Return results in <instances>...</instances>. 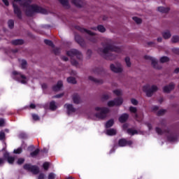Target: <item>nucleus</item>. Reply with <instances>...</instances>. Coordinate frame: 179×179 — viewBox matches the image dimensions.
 <instances>
[{"mask_svg": "<svg viewBox=\"0 0 179 179\" xmlns=\"http://www.w3.org/2000/svg\"><path fill=\"white\" fill-rule=\"evenodd\" d=\"M103 49H98V52L100 55L105 57L106 59H114L113 52H121V48L115 46L114 41L110 39L106 41L105 44L103 45Z\"/></svg>", "mask_w": 179, "mask_h": 179, "instance_id": "nucleus-1", "label": "nucleus"}, {"mask_svg": "<svg viewBox=\"0 0 179 179\" xmlns=\"http://www.w3.org/2000/svg\"><path fill=\"white\" fill-rule=\"evenodd\" d=\"M127 134H129V135H135V134H138V131H136V130H134L132 129H128Z\"/></svg>", "mask_w": 179, "mask_h": 179, "instance_id": "nucleus-33", "label": "nucleus"}, {"mask_svg": "<svg viewBox=\"0 0 179 179\" xmlns=\"http://www.w3.org/2000/svg\"><path fill=\"white\" fill-rule=\"evenodd\" d=\"M175 73H178L179 72V68H177L175 71H174Z\"/></svg>", "mask_w": 179, "mask_h": 179, "instance_id": "nucleus-63", "label": "nucleus"}, {"mask_svg": "<svg viewBox=\"0 0 179 179\" xmlns=\"http://www.w3.org/2000/svg\"><path fill=\"white\" fill-rule=\"evenodd\" d=\"M32 118L33 120H34V121H38L40 120V117H38V115L36 114H32Z\"/></svg>", "mask_w": 179, "mask_h": 179, "instance_id": "nucleus-45", "label": "nucleus"}, {"mask_svg": "<svg viewBox=\"0 0 179 179\" xmlns=\"http://www.w3.org/2000/svg\"><path fill=\"white\" fill-rule=\"evenodd\" d=\"M62 5L64 6L66 9L69 8V3L67 1V0H59Z\"/></svg>", "mask_w": 179, "mask_h": 179, "instance_id": "nucleus-24", "label": "nucleus"}, {"mask_svg": "<svg viewBox=\"0 0 179 179\" xmlns=\"http://www.w3.org/2000/svg\"><path fill=\"white\" fill-rule=\"evenodd\" d=\"M79 38H80V37H79V36H76V41H77V43H78V44H80V45H82V41H83V40H82V39H80V40H79Z\"/></svg>", "mask_w": 179, "mask_h": 179, "instance_id": "nucleus-48", "label": "nucleus"}, {"mask_svg": "<svg viewBox=\"0 0 179 179\" xmlns=\"http://www.w3.org/2000/svg\"><path fill=\"white\" fill-rule=\"evenodd\" d=\"M22 152H23V148H22V147H19L18 148L15 149L13 150V153L15 155H20V153H22Z\"/></svg>", "mask_w": 179, "mask_h": 179, "instance_id": "nucleus-26", "label": "nucleus"}, {"mask_svg": "<svg viewBox=\"0 0 179 179\" xmlns=\"http://www.w3.org/2000/svg\"><path fill=\"white\" fill-rule=\"evenodd\" d=\"M145 59L150 61L152 65L154 66V68H155V69H161L162 67L157 66V62L156 61V59L150 56H145Z\"/></svg>", "mask_w": 179, "mask_h": 179, "instance_id": "nucleus-10", "label": "nucleus"}, {"mask_svg": "<svg viewBox=\"0 0 179 179\" xmlns=\"http://www.w3.org/2000/svg\"><path fill=\"white\" fill-rule=\"evenodd\" d=\"M113 125H114V120H110L106 122V128H110Z\"/></svg>", "mask_w": 179, "mask_h": 179, "instance_id": "nucleus-27", "label": "nucleus"}, {"mask_svg": "<svg viewBox=\"0 0 179 179\" xmlns=\"http://www.w3.org/2000/svg\"><path fill=\"white\" fill-rule=\"evenodd\" d=\"M172 43H178L179 41V36H173L171 38Z\"/></svg>", "mask_w": 179, "mask_h": 179, "instance_id": "nucleus-37", "label": "nucleus"}, {"mask_svg": "<svg viewBox=\"0 0 179 179\" xmlns=\"http://www.w3.org/2000/svg\"><path fill=\"white\" fill-rule=\"evenodd\" d=\"M106 134L110 136H113L114 135H117V130H115V129H110L106 131Z\"/></svg>", "mask_w": 179, "mask_h": 179, "instance_id": "nucleus-21", "label": "nucleus"}, {"mask_svg": "<svg viewBox=\"0 0 179 179\" xmlns=\"http://www.w3.org/2000/svg\"><path fill=\"white\" fill-rule=\"evenodd\" d=\"M162 36L165 40H167L171 37V33H170L169 31H165L162 33Z\"/></svg>", "mask_w": 179, "mask_h": 179, "instance_id": "nucleus-22", "label": "nucleus"}, {"mask_svg": "<svg viewBox=\"0 0 179 179\" xmlns=\"http://www.w3.org/2000/svg\"><path fill=\"white\" fill-rule=\"evenodd\" d=\"M29 149H30L31 150H33V149H34V145H30L29 147Z\"/></svg>", "mask_w": 179, "mask_h": 179, "instance_id": "nucleus-62", "label": "nucleus"}, {"mask_svg": "<svg viewBox=\"0 0 179 179\" xmlns=\"http://www.w3.org/2000/svg\"><path fill=\"white\" fill-rule=\"evenodd\" d=\"M55 174L53 173H50L48 176V179H55Z\"/></svg>", "mask_w": 179, "mask_h": 179, "instance_id": "nucleus-49", "label": "nucleus"}, {"mask_svg": "<svg viewBox=\"0 0 179 179\" xmlns=\"http://www.w3.org/2000/svg\"><path fill=\"white\" fill-rule=\"evenodd\" d=\"M110 71L115 72V73H121L123 71L122 66L120 64H110Z\"/></svg>", "mask_w": 179, "mask_h": 179, "instance_id": "nucleus-8", "label": "nucleus"}, {"mask_svg": "<svg viewBox=\"0 0 179 179\" xmlns=\"http://www.w3.org/2000/svg\"><path fill=\"white\" fill-rule=\"evenodd\" d=\"M3 138H5V133L1 131L0 132V141H2V139H3Z\"/></svg>", "mask_w": 179, "mask_h": 179, "instance_id": "nucleus-51", "label": "nucleus"}, {"mask_svg": "<svg viewBox=\"0 0 179 179\" xmlns=\"http://www.w3.org/2000/svg\"><path fill=\"white\" fill-rule=\"evenodd\" d=\"M27 66V62L26 61H23V69H24Z\"/></svg>", "mask_w": 179, "mask_h": 179, "instance_id": "nucleus-57", "label": "nucleus"}, {"mask_svg": "<svg viewBox=\"0 0 179 179\" xmlns=\"http://www.w3.org/2000/svg\"><path fill=\"white\" fill-rule=\"evenodd\" d=\"M62 59L63 61H68V57H63Z\"/></svg>", "mask_w": 179, "mask_h": 179, "instance_id": "nucleus-64", "label": "nucleus"}, {"mask_svg": "<svg viewBox=\"0 0 179 179\" xmlns=\"http://www.w3.org/2000/svg\"><path fill=\"white\" fill-rule=\"evenodd\" d=\"M0 127H5V120L0 119Z\"/></svg>", "mask_w": 179, "mask_h": 179, "instance_id": "nucleus-50", "label": "nucleus"}, {"mask_svg": "<svg viewBox=\"0 0 179 179\" xmlns=\"http://www.w3.org/2000/svg\"><path fill=\"white\" fill-rule=\"evenodd\" d=\"M123 100L122 98H118L115 100H111L108 102V107H114L115 106H121L122 104Z\"/></svg>", "mask_w": 179, "mask_h": 179, "instance_id": "nucleus-7", "label": "nucleus"}, {"mask_svg": "<svg viewBox=\"0 0 179 179\" xmlns=\"http://www.w3.org/2000/svg\"><path fill=\"white\" fill-rule=\"evenodd\" d=\"M110 99V95L108 94H105L102 96V100L104 101L106 100H108Z\"/></svg>", "mask_w": 179, "mask_h": 179, "instance_id": "nucleus-41", "label": "nucleus"}, {"mask_svg": "<svg viewBox=\"0 0 179 179\" xmlns=\"http://www.w3.org/2000/svg\"><path fill=\"white\" fill-rule=\"evenodd\" d=\"M17 164H19L20 166L23 164V159H19L17 162Z\"/></svg>", "mask_w": 179, "mask_h": 179, "instance_id": "nucleus-53", "label": "nucleus"}, {"mask_svg": "<svg viewBox=\"0 0 179 179\" xmlns=\"http://www.w3.org/2000/svg\"><path fill=\"white\" fill-rule=\"evenodd\" d=\"M24 170L31 171L34 174H38V171H39L38 167H37L36 166H31V164H27L24 166Z\"/></svg>", "mask_w": 179, "mask_h": 179, "instance_id": "nucleus-6", "label": "nucleus"}, {"mask_svg": "<svg viewBox=\"0 0 179 179\" xmlns=\"http://www.w3.org/2000/svg\"><path fill=\"white\" fill-rule=\"evenodd\" d=\"M38 153H40V150L36 149L34 152H31L30 155L31 156V157H36V156H37V155H38Z\"/></svg>", "mask_w": 179, "mask_h": 179, "instance_id": "nucleus-30", "label": "nucleus"}, {"mask_svg": "<svg viewBox=\"0 0 179 179\" xmlns=\"http://www.w3.org/2000/svg\"><path fill=\"white\" fill-rule=\"evenodd\" d=\"M159 12H162V13H167L170 9L169 8H164V7H159L158 8Z\"/></svg>", "mask_w": 179, "mask_h": 179, "instance_id": "nucleus-25", "label": "nucleus"}, {"mask_svg": "<svg viewBox=\"0 0 179 179\" xmlns=\"http://www.w3.org/2000/svg\"><path fill=\"white\" fill-rule=\"evenodd\" d=\"M62 96H64V94H60L53 96V99H59V98L62 97Z\"/></svg>", "mask_w": 179, "mask_h": 179, "instance_id": "nucleus-54", "label": "nucleus"}, {"mask_svg": "<svg viewBox=\"0 0 179 179\" xmlns=\"http://www.w3.org/2000/svg\"><path fill=\"white\" fill-rule=\"evenodd\" d=\"M13 6L14 8V13L18 17V19H22V11L20 8L23 6V0H14L13 2Z\"/></svg>", "mask_w": 179, "mask_h": 179, "instance_id": "nucleus-4", "label": "nucleus"}, {"mask_svg": "<svg viewBox=\"0 0 179 179\" xmlns=\"http://www.w3.org/2000/svg\"><path fill=\"white\" fill-rule=\"evenodd\" d=\"M95 111L98 113L95 115L96 118H99V120H104V118L107 117V114L110 113V109L106 107H96Z\"/></svg>", "mask_w": 179, "mask_h": 179, "instance_id": "nucleus-3", "label": "nucleus"}, {"mask_svg": "<svg viewBox=\"0 0 179 179\" xmlns=\"http://www.w3.org/2000/svg\"><path fill=\"white\" fill-rule=\"evenodd\" d=\"M129 117V115L128 114L124 113L119 117V121L120 122H125Z\"/></svg>", "mask_w": 179, "mask_h": 179, "instance_id": "nucleus-20", "label": "nucleus"}, {"mask_svg": "<svg viewBox=\"0 0 179 179\" xmlns=\"http://www.w3.org/2000/svg\"><path fill=\"white\" fill-rule=\"evenodd\" d=\"M96 29L98 31H100L101 33H104V31H106V28L103 25H99Z\"/></svg>", "mask_w": 179, "mask_h": 179, "instance_id": "nucleus-31", "label": "nucleus"}, {"mask_svg": "<svg viewBox=\"0 0 179 179\" xmlns=\"http://www.w3.org/2000/svg\"><path fill=\"white\" fill-rule=\"evenodd\" d=\"M131 103L134 106H138V101L136 99H131Z\"/></svg>", "mask_w": 179, "mask_h": 179, "instance_id": "nucleus-46", "label": "nucleus"}, {"mask_svg": "<svg viewBox=\"0 0 179 179\" xmlns=\"http://www.w3.org/2000/svg\"><path fill=\"white\" fill-rule=\"evenodd\" d=\"M45 44H46L47 45H50V47H53L54 44L52 43V41H50V40H47L45 39L44 41Z\"/></svg>", "mask_w": 179, "mask_h": 179, "instance_id": "nucleus-38", "label": "nucleus"}, {"mask_svg": "<svg viewBox=\"0 0 179 179\" xmlns=\"http://www.w3.org/2000/svg\"><path fill=\"white\" fill-rule=\"evenodd\" d=\"M114 94H116V96H121L122 94V92L120 90H116L113 91Z\"/></svg>", "mask_w": 179, "mask_h": 179, "instance_id": "nucleus-40", "label": "nucleus"}, {"mask_svg": "<svg viewBox=\"0 0 179 179\" xmlns=\"http://www.w3.org/2000/svg\"><path fill=\"white\" fill-rule=\"evenodd\" d=\"M6 6H9V1L8 0H2Z\"/></svg>", "mask_w": 179, "mask_h": 179, "instance_id": "nucleus-56", "label": "nucleus"}, {"mask_svg": "<svg viewBox=\"0 0 179 179\" xmlns=\"http://www.w3.org/2000/svg\"><path fill=\"white\" fill-rule=\"evenodd\" d=\"M13 78H19L17 79L18 82H20V83H23V76L18 73L17 71H13Z\"/></svg>", "mask_w": 179, "mask_h": 179, "instance_id": "nucleus-15", "label": "nucleus"}, {"mask_svg": "<svg viewBox=\"0 0 179 179\" xmlns=\"http://www.w3.org/2000/svg\"><path fill=\"white\" fill-rule=\"evenodd\" d=\"M24 10H26V15L27 16H32L34 13H45V10L37 6L30 5L31 0H23Z\"/></svg>", "mask_w": 179, "mask_h": 179, "instance_id": "nucleus-2", "label": "nucleus"}, {"mask_svg": "<svg viewBox=\"0 0 179 179\" xmlns=\"http://www.w3.org/2000/svg\"><path fill=\"white\" fill-rule=\"evenodd\" d=\"M129 111L131 113H134L135 114V113H136V111H138V109H136V107L131 106L129 108Z\"/></svg>", "mask_w": 179, "mask_h": 179, "instance_id": "nucleus-43", "label": "nucleus"}, {"mask_svg": "<svg viewBox=\"0 0 179 179\" xmlns=\"http://www.w3.org/2000/svg\"><path fill=\"white\" fill-rule=\"evenodd\" d=\"M155 131L157 132V134H158V135H163V134H164V131H163L160 128L157 127L155 129Z\"/></svg>", "mask_w": 179, "mask_h": 179, "instance_id": "nucleus-39", "label": "nucleus"}, {"mask_svg": "<svg viewBox=\"0 0 179 179\" xmlns=\"http://www.w3.org/2000/svg\"><path fill=\"white\" fill-rule=\"evenodd\" d=\"M67 82L69 83H72L73 85H75V83H76V80L73 77H70L67 78Z\"/></svg>", "mask_w": 179, "mask_h": 179, "instance_id": "nucleus-29", "label": "nucleus"}, {"mask_svg": "<svg viewBox=\"0 0 179 179\" xmlns=\"http://www.w3.org/2000/svg\"><path fill=\"white\" fill-rule=\"evenodd\" d=\"M62 86H63L62 81H59L57 84L52 87V89L54 92H59Z\"/></svg>", "mask_w": 179, "mask_h": 179, "instance_id": "nucleus-19", "label": "nucleus"}, {"mask_svg": "<svg viewBox=\"0 0 179 179\" xmlns=\"http://www.w3.org/2000/svg\"><path fill=\"white\" fill-rule=\"evenodd\" d=\"M169 61H170V59L167 57H162L160 59V62H162V64H164V62H169Z\"/></svg>", "mask_w": 179, "mask_h": 179, "instance_id": "nucleus-34", "label": "nucleus"}, {"mask_svg": "<svg viewBox=\"0 0 179 179\" xmlns=\"http://www.w3.org/2000/svg\"><path fill=\"white\" fill-rule=\"evenodd\" d=\"M71 64H72V65H74L75 66H78V62H76L73 59H71Z\"/></svg>", "mask_w": 179, "mask_h": 179, "instance_id": "nucleus-55", "label": "nucleus"}, {"mask_svg": "<svg viewBox=\"0 0 179 179\" xmlns=\"http://www.w3.org/2000/svg\"><path fill=\"white\" fill-rule=\"evenodd\" d=\"M64 107L66 108L68 114H72V113L76 112V109L73 108V106L72 104L66 103L64 105Z\"/></svg>", "mask_w": 179, "mask_h": 179, "instance_id": "nucleus-13", "label": "nucleus"}, {"mask_svg": "<svg viewBox=\"0 0 179 179\" xmlns=\"http://www.w3.org/2000/svg\"><path fill=\"white\" fill-rule=\"evenodd\" d=\"M11 43H12V44H13V45H20L23 44V40L17 39V40L12 41Z\"/></svg>", "mask_w": 179, "mask_h": 179, "instance_id": "nucleus-23", "label": "nucleus"}, {"mask_svg": "<svg viewBox=\"0 0 179 179\" xmlns=\"http://www.w3.org/2000/svg\"><path fill=\"white\" fill-rule=\"evenodd\" d=\"M83 31H85V33H87V34H89L90 36H94V33L87 29H83Z\"/></svg>", "mask_w": 179, "mask_h": 179, "instance_id": "nucleus-44", "label": "nucleus"}, {"mask_svg": "<svg viewBox=\"0 0 179 179\" xmlns=\"http://www.w3.org/2000/svg\"><path fill=\"white\" fill-rule=\"evenodd\" d=\"M50 108L52 110H57V105L55 104V101H53L50 103Z\"/></svg>", "mask_w": 179, "mask_h": 179, "instance_id": "nucleus-28", "label": "nucleus"}, {"mask_svg": "<svg viewBox=\"0 0 179 179\" xmlns=\"http://www.w3.org/2000/svg\"><path fill=\"white\" fill-rule=\"evenodd\" d=\"M73 101L74 104H80V103H82V99H80L78 94H75L73 95Z\"/></svg>", "mask_w": 179, "mask_h": 179, "instance_id": "nucleus-16", "label": "nucleus"}, {"mask_svg": "<svg viewBox=\"0 0 179 179\" xmlns=\"http://www.w3.org/2000/svg\"><path fill=\"white\" fill-rule=\"evenodd\" d=\"M30 108H36V105L34 103H31L30 105Z\"/></svg>", "mask_w": 179, "mask_h": 179, "instance_id": "nucleus-60", "label": "nucleus"}, {"mask_svg": "<svg viewBox=\"0 0 179 179\" xmlns=\"http://www.w3.org/2000/svg\"><path fill=\"white\" fill-rule=\"evenodd\" d=\"M3 157H4V159H6V160L8 161V163H9V164H13V163L15 162V157L9 155V153H8V152H6L3 155Z\"/></svg>", "mask_w": 179, "mask_h": 179, "instance_id": "nucleus-12", "label": "nucleus"}, {"mask_svg": "<svg viewBox=\"0 0 179 179\" xmlns=\"http://www.w3.org/2000/svg\"><path fill=\"white\" fill-rule=\"evenodd\" d=\"M124 61L126 62L127 66H128L129 68H131V59L129 57H127L124 59Z\"/></svg>", "mask_w": 179, "mask_h": 179, "instance_id": "nucleus-32", "label": "nucleus"}, {"mask_svg": "<svg viewBox=\"0 0 179 179\" xmlns=\"http://www.w3.org/2000/svg\"><path fill=\"white\" fill-rule=\"evenodd\" d=\"M8 24L10 29H13V26H15V22L12 20H10L8 22Z\"/></svg>", "mask_w": 179, "mask_h": 179, "instance_id": "nucleus-35", "label": "nucleus"}, {"mask_svg": "<svg viewBox=\"0 0 179 179\" xmlns=\"http://www.w3.org/2000/svg\"><path fill=\"white\" fill-rule=\"evenodd\" d=\"M164 113H166V110H160L157 112V115H163V114H164Z\"/></svg>", "mask_w": 179, "mask_h": 179, "instance_id": "nucleus-47", "label": "nucleus"}, {"mask_svg": "<svg viewBox=\"0 0 179 179\" xmlns=\"http://www.w3.org/2000/svg\"><path fill=\"white\" fill-rule=\"evenodd\" d=\"M133 20H134L137 24H141V23H142V20L137 17H134Z\"/></svg>", "mask_w": 179, "mask_h": 179, "instance_id": "nucleus-36", "label": "nucleus"}, {"mask_svg": "<svg viewBox=\"0 0 179 179\" xmlns=\"http://www.w3.org/2000/svg\"><path fill=\"white\" fill-rule=\"evenodd\" d=\"M5 164V159L0 158V166H3Z\"/></svg>", "mask_w": 179, "mask_h": 179, "instance_id": "nucleus-52", "label": "nucleus"}, {"mask_svg": "<svg viewBox=\"0 0 179 179\" xmlns=\"http://www.w3.org/2000/svg\"><path fill=\"white\" fill-rule=\"evenodd\" d=\"M66 54L69 57H76L77 58H78L79 59H80V58H82V54L80 53L79 51L75 50V49H72L69 51L66 52Z\"/></svg>", "mask_w": 179, "mask_h": 179, "instance_id": "nucleus-9", "label": "nucleus"}, {"mask_svg": "<svg viewBox=\"0 0 179 179\" xmlns=\"http://www.w3.org/2000/svg\"><path fill=\"white\" fill-rule=\"evenodd\" d=\"M175 87V85L173 83H171L169 84V85L165 86L163 88V90L164 92V93H170V92H171V90H173Z\"/></svg>", "mask_w": 179, "mask_h": 179, "instance_id": "nucleus-14", "label": "nucleus"}, {"mask_svg": "<svg viewBox=\"0 0 179 179\" xmlns=\"http://www.w3.org/2000/svg\"><path fill=\"white\" fill-rule=\"evenodd\" d=\"M143 91L146 93L148 97H152L155 92H157V86L152 85L151 87L149 85H145L143 87Z\"/></svg>", "mask_w": 179, "mask_h": 179, "instance_id": "nucleus-5", "label": "nucleus"}, {"mask_svg": "<svg viewBox=\"0 0 179 179\" xmlns=\"http://www.w3.org/2000/svg\"><path fill=\"white\" fill-rule=\"evenodd\" d=\"M118 145L122 148H124V146H131V145H132V141H127L125 138H122L119 140Z\"/></svg>", "mask_w": 179, "mask_h": 179, "instance_id": "nucleus-11", "label": "nucleus"}, {"mask_svg": "<svg viewBox=\"0 0 179 179\" xmlns=\"http://www.w3.org/2000/svg\"><path fill=\"white\" fill-rule=\"evenodd\" d=\"M43 167L44 170H45V171L48 170V167H50V163L45 162L43 165Z\"/></svg>", "mask_w": 179, "mask_h": 179, "instance_id": "nucleus-42", "label": "nucleus"}, {"mask_svg": "<svg viewBox=\"0 0 179 179\" xmlns=\"http://www.w3.org/2000/svg\"><path fill=\"white\" fill-rule=\"evenodd\" d=\"M38 179H44V174L43 173H41L38 176Z\"/></svg>", "mask_w": 179, "mask_h": 179, "instance_id": "nucleus-59", "label": "nucleus"}, {"mask_svg": "<svg viewBox=\"0 0 179 179\" xmlns=\"http://www.w3.org/2000/svg\"><path fill=\"white\" fill-rule=\"evenodd\" d=\"M27 80H29V78L24 76L23 77V83H27Z\"/></svg>", "mask_w": 179, "mask_h": 179, "instance_id": "nucleus-58", "label": "nucleus"}, {"mask_svg": "<svg viewBox=\"0 0 179 179\" xmlns=\"http://www.w3.org/2000/svg\"><path fill=\"white\" fill-rule=\"evenodd\" d=\"M71 3L77 6V8H82L83 6V2L80 0H72Z\"/></svg>", "mask_w": 179, "mask_h": 179, "instance_id": "nucleus-18", "label": "nucleus"}, {"mask_svg": "<svg viewBox=\"0 0 179 179\" xmlns=\"http://www.w3.org/2000/svg\"><path fill=\"white\" fill-rule=\"evenodd\" d=\"M153 111H157V110H159V108L157 106H154L152 108Z\"/></svg>", "mask_w": 179, "mask_h": 179, "instance_id": "nucleus-61", "label": "nucleus"}, {"mask_svg": "<svg viewBox=\"0 0 179 179\" xmlns=\"http://www.w3.org/2000/svg\"><path fill=\"white\" fill-rule=\"evenodd\" d=\"M89 80H91V82H94V83H96V85H101L103 84V80H99L96 78H94L92 76H89L88 77Z\"/></svg>", "mask_w": 179, "mask_h": 179, "instance_id": "nucleus-17", "label": "nucleus"}]
</instances>
